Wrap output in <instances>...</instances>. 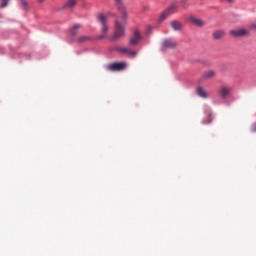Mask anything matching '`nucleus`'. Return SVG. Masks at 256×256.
<instances>
[{"mask_svg":"<svg viewBox=\"0 0 256 256\" xmlns=\"http://www.w3.org/2000/svg\"><path fill=\"white\" fill-rule=\"evenodd\" d=\"M115 5L121 13V16L120 20H115V30L112 41H117V39H121V37L125 36V21H127V7L123 4V0H115Z\"/></svg>","mask_w":256,"mask_h":256,"instance_id":"1","label":"nucleus"},{"mask_svg":"<svg viewBox=\"0 0 256 256\" xmlns=\"http://www.w3.org/2000/svg\"><path fill=\"white\" fill-rule=\"evenodd\" d=\"M179 5L183 7L184 9H187L189 7V2L187 0H181L180 2H174L172 3L166 10H164L160 16L158 17V23H163L167 17H170V15H173V13H177V9H179Z\"/></svg>","mask_w":256,"mask_h":256,"instance_id":"2","label":"nucleus"},{"mask_svg":"<svg viewBox=\"0 0 256 256\" xmlns=\"http://www.w3.org/2000/svg\"><path fill=\"white\" fill-rule=\"evenodd\" d=\"M109 17H115V14L108 12L106 14H98L97 21L101 25L102 33L96 37L99 41H103L105 37H107V33H109V26L107 25V19Z\"/></svg>","mask_w":256,"mask_h":256,"instance_id":"3","label":"nucleus"},{"mask_svg":"<svg viewBox=\"0 0 256 256\" xmlns=\"http://www.w3.org/2000/svg\"><path fill=\"white\" fill-rule=\"evenodd\" d=\"M177 47H179V43L173 38H166L161 43L162 51L177 49Z\"/></svg>","mask_w":256,"mask_h":256,"instance_id":"4","label":"nucleus"},{"mask_svg":"<svg viewBox=\"0 0 256 256\" xmlns=\"http://www.w3.org/2000/svg\"><path fill=\"white\" fill-rule=\"evenodd\" d=\"M126 64L124 62H115L107 65L108 71H123Z\"/></svg>","mask_w":256,"mask_h":256,"instance_id":"5","label":"nucleus"},{"mask_svg":"<svg viewBox=\"0 0 256 256\" xmlns=\"http://www.w3.org/2000/svg\"><path fill=\"white\" fill-rule=\"evenodd\" d=\"M230 35L232 37H247V35H249V30H247L245 28H240V29H237V30H231Z\"/></svg>","mask_w":256,"mask_h":256,"instance_id":"6","label":"nucleus"},{"mask_svg":"<svg viewBox=\"0 0 256 256\" xmlns=\"http://www.w3.org/2000/svg\"><path fill=\"white\" fill-rule=\"evenodd\" d=\"M117 51H119V53H123L124 55H128V57H135L137 55L136 51H133L126 47H118Z\"/></svg>","mask_w":256,"mask_h":256,"instance_id":"7","label":"nucleus"},{"mask_svg":"<svg viewBox=\"0 0 256 256\" xmlns=\"http://www.w3.org/2000/svg\"><path fill=\"white\" fill-rule=\"evenodd\" d=\"M141 40V34L138 30H135L133 33V37L129 40V45L135 46L138 45L139 41Z\"/></svg>","mask_w":256,"mask_h":256,"instance_id":"8","label":"nucleus"},{"mask_svg":"<svg viewBox=\"0 0 256 256\" xmlns=\"http://www.w3.org/2000/svg\"><path fill=\"white\" fill-rule=\"evenodd\" d=\"M230 93H231V88L227 86H221L219 89V95L221 99H227Z\"/></svg>","mask_w":256,"mask_h":256,"instance_id":"9","label":"nucleus"},{"mask_svg":"<svg viewBox=\"0 0 256 256\" xmlns=\"http://www.w3.org/2000/svg\"><path fill=\"white\" fill-rule=\"evenodd\" d=\"M170 26L172 27L173 31H183V23L179 20H172L170 22Z\"/></svg>","mask_w":256,"mask_h":256,"instance_id":"10","label":"nucleus"},{"mask_svg":"<svg viewBox=\"0 0 256 256\" xmlns=\"http://www.w3.org/2000/svg\"><path fill=\"white\" fill-rule=\"evenodd\" d=\"M189 21L192 25H194V27H204V25H205V21H203L199 18L190 17Z\"/></svg>","mask_w":256,"mask_h":256,"instance_id":"11","label":"nucleus"},{"mask_svg":"<svg viewBox=\"0 0 256 256\" xmlns=\"http://www.w3.org/2000/svg\"><path fill=\"white\" fill-rule=\"evenodd\" d=\"M77 6V0H67L64 5L62 6V9H75V7Z\"/></svg>","mask_w":256,"mask_h":256,"instance_id":"12","label":"nucleus"},{"mask_svg":"<svg viewBox=\"0 0 256 256\" xmlns=\"http://www.w3.org/2000/svg\"><path fill=\"white\" fill-rule=\"evenodd\" d=\"M81 27H83L81 24H75L70 28V36L72 39L77 35V33H79V29H81Z\"/></svg>","mask_w":256,"mask_h":256,"instance_id":"13","label":"nucleus"},{"mask_svg":"<svg viewBox=\"0 0 256 256\" xmlns=\"http://www.w3.org/2000/svg\"><path fill=\"white\" fill-rule=\"evenodd\" d=\"M212 37L215 40L223 39L225 37V31L223 30H216L212 33Z\"/></svg>","mask_w":256,"mask_h":256,"instance_id":"14","label":"nucleus"},{"mask_svg":"<svg viewBox=\"0 0 256 256\" xmlns=\"http://www.w3.org/2000/svg\"><path fill=\"white\" fill-rule=\"evenodd\" d=\"M196 93L198 95V97H201L202 99H207V91L205 89H203V87H198L196 89Z\"/></svg>","mask_w":256,"mask_h":256,"instance_id":"15","label":"nucleus"},{"mask_svg":"<svg viewBox=\"0 0 256 256\" xmlns=\"http://www.w3.org/2000/svg\"><path fill=\"white\" fill-rule=\"evenodd\" d=\"M215 77V71L208 70L202 74V79H213Z\"/></svg>","mask_w":256,"mask_h":256,"instance_id":"16","label":"nucleus"},{"mask_svg":"<svg viewBox=\"0 0 256 256\" xmlns=\"http://www.w3.org/2000/svg\"><path fill=\"white\" fill-rule=\"evenodd\" d=\"M19 1L23 11H29V2H27V0H19Z\"/></svg>","mask_w":256,"mask_h":256,"instance_id":"17","label":"nucleus"},{"mask_svg":"<svg viewBox=\"0 0 256 256\" xmlns=\"http://www.w3.org/2000/svg\"><path fill=\"white\" fill-rule=\"evenodd\" d=\"M87 41H91V37H89V36H80L77 39V43H87Z\"/></svg>","mask_w":256,"mask_h":256,"instance_id":"18","label":"nucleus"},{"mask_svg":"<svg viewBox=\"0 0 256 256\" xmlns=\"http://www.w3.org/2000/svg\"><path fill=\"white\" fill-rule=\"evenodd\" d=\"M7 5H9V0H2L0 7L4 8L7 7Z\"/></svg>","mask_w":256,"mask_h":256,"instance_id":"19","label":"nucleus"},{"mask_svg":"<svg viewBox=\"0 0 256 256\" xmlns=\"http://www.w3.org/2000/svg\"><path fill=\"white\" fill-rule=\"evenodd\" d=\"M37 3H39V5H42V3H45V0H37Z\"/></svg>","mask_w":256,"mask_h":256,"instance_id":"20","label":"nucleus"},{"mask_svg":"<svg viewBox=\"0 0 256 256\" xmlns=\"http://www.w3.org/2000/svg\"><path fill=\"white\" fill-rule=\"evenodd\" d=\"M226 3H235V0H225Z\"/></svg>","mask_w":256,"mask_h":256,"instance_id":"21","label":"nucleus"},{"mask_svg":"<svg viewBox=\"0 0 256 256\" xmlns=\"http://www.w3.org/2000/svg\"><path fill=\"white\" fill-rule=\"evenodd\" d=\"M252 29H256V23L251 25Z\"/></svg>","mask_w":256,"mask_h":256,"instance_id":"22","label":"nucleus"}]
</instances>
